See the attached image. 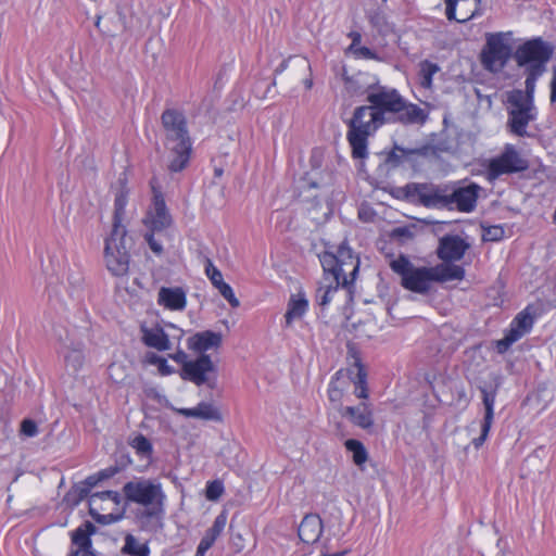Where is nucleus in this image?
Returning <instances> with one entry per match:
<instances>
[{
  "mask_svg": "<svg viewBox=\"0 0 556 556\" xmlns=\"http://www.w3.org/2000/svg\"><path fill=\"white\" fill-rule=\"evenodd\" d=\"M142 332V342L152 349L157 351H167L172 348L169 341V334H167L164 329L156 325L154 327H141Z\"/></svg>",
  "mask_w": 556,
  "mask_h": 556,
  "instance_id": "26",
  "label": "nucleus"
},
{
  "mask_svg": "<svg viewBox=\"0 0 556 556\" xmlns=\"http://www.w3.org/2000/svg\"><path fill=\"white\" fill-rule=\"evenodd\" d=\"M151 187L153 191V204L148 212L147 223H149L152 231H162L172 225L173 218L166 207L162 192L156 189L153 181H151Z\"/></svg>",
  "mask_w": 556,
  "mask_h": 556,
  "instance_id": "13",
  "label": "nucleus"
},
{
  "mask_svg": "<svg viewBox=\"0 0 556 556\" xmlns=\"http://www.w3.org/2000/svg\"><path fill=\"white\" fill-rule=\"evenodd\" d=\"M406 155V151L395 146L393 150L386 154V163L395 167L399 166Z\"/></svg>",
  "mask_w": 556,
  "mask_h": 556,
  "instance_id": "44",
  "label": "nucleus"
},
{
  "mask_svg": "<svg viewBox=\"0 0 556 556\" xmlns=\"http://www.w3.org/2000/svg\"><path fill=\"white\" fill-rule=\"evenodd\" d=\"M21 433L26 437H35L38 433L37 424L31 419H24L21 424Z\"/></svg>",
  "mask_w": 556,
  "mask_h": 556,
  "instance_id": "48",
  "label": "nucleus"
},
{
  "mask_svg": "<svg viewBox=\"0 0 556 556\" xmlns=\"http://www.w3.org/2000/svg\"><path fill=\"white\" fill-rule=\"evenodd\" d=\"M324 531V523L317 514H307L298 528V535L305 544H314L319 541Z\"/></svg>",
  "mask_w": 556,
  "mask_h": 556,
  "instance_id": "21",
  "label": "nucleus"
},
{
  "mask_svg": "<svg viewBox=\"0 0 556 556\" xmlns=\"http://www.w3.org/2000/svg\"><path fill=\"white\" fill-rule=\"evenodd\" d=\"M470 244L457 235H445L439 240L437 255L444 263L460 261Z\"/></svg>",
  "mask_w": 556,
  "mask_h": 556,
  "instance_id": "14",
  "label": "nucleus"
},
{
  "mask_svg": "<svg viewBox=\"0 0 556 556\" xmlns=\"http://www.w3.org/2000/svg\"><path fill=\"white\" fill-rule=\"evenodd\" d=\"M338 377L332 378L328 388V397L331 402H340L343 396V390L338 386Z\"/></svg>",
  "mask_w": 556,
  "mask_h": 556,
  "instance_id": "46",
  "label": "nucleus"
},
{
  "mask_svg": "<svg viewBox=\"0 0 556 556\" xmlns=\"http://www.w3.org/2000/svg\"><path fill=\"white\" fill-rule=\"evenodd\" d=\"M345 448L352 453L353 462L356 466H363L368 458V453L364 444L355 439H349L344 442Z\"/></svg>",
  "mask_w": 556,
  "mask_h": 556,
  "instance_id": "34",
  "label": "nucleus"
},
{
  "mask_svg": "<svg viewBox=\"0 0 556 556\" xmlns=\"http://www.w3.org/2000/svg\"><path fill=\"white\" fill-rule=\"evenodd\" d=\"M123 493L128 502L144 507L140 516L144 529L157 531L163 527L162 519L165 514L166 495L160 482L137 478L124 484Z\"/></svg>",
  "mask_w": 556,
  "mask_h": 556,
  "instance_id": "2",
  "label": "nucleus"
},
{
  "mask_svg": "<svg viewBox=\"0 0 556 556\" xmlns=\"http://www.w3.org/2000/svg\"><path fill=\"white\" fill-rule=\"evenodd\" d=\"M169 357L176 363L181 364L182 367L185 366L186 363L190 362L188 361V355L181 349H178L174 354H169Z\"/></svg>",
  "mask_w": 556,
  "mask_h": 556,
  "instance_id": "56",
  "label": "nucleus"
},
{
  "mask_svg": "<svg viewBox=\"0 0 556 556\" xmlns=\"http://www.w3.org/2000/svg\"><path fill=\"white\" fill-rule=\"evenodd\" d=\"M90 494V491L88 490V486L84 485L81 482L74 484L70 491L64 496V502L71 506L75 507L77 506L81 501H84L86 497H88Z\"/></svg>",
  "mask_w": 556,
  "mask_h": 556,
  "instance_id": "35",
  "label": "nucleus"
},
{
  "mask_svg": "<svg viewBox=\"0 0 556 556\" xmlns=\"http://www.w3.org/2000/svg\"><path fill=\"white\" fill-rule=\"evenodd\" d=\"M367 101L376 112L382 113V122H399L403 125L422 124L427 118L425 111L407 102L396 89L380 85L369 86Z\"/></svg>",
  "mask_w": 556,
  "mask_h": 556,
  "instance_id": "3",
  "label": "nucleus"
},
{
  "mask_svg": "<svg viewBox=\"0 0 556 556\" xmlns=\"http://www.w3.org/2000/svg\"><path fill=\"white\" fill-rule=\"evenodd\" d=\"M343 417H348L351 422L362 429H370L374 426L372 410L366 403L357 406H345L340 410Z\"/></svg>",
  "mask_w": 556,
  "mask_h": 556,
  "instance_id": "24",
  "label": "nucleus"
},
{
  "mask_svg": "<svg viewBox=\"0 0 556 556\" xmlns=\"http://www.w3.org/2000/svg\"><path fill=\"white\" fill-rule=\"evenodd\" d=\"M224 492V485L220 481L214 480L206 484L205 496L210 501L218 500Z\"/></svg>",
  "mask_w": 556,
  "mask_h": 556,
  "instance_id": "43",
  "label": "nucleus"
},
{
  "mask_svg": "<svg viewBox=\"0 0 556 556\" xmlns=\"http://www.w3.org/2000/svg\"><path fill=\"white\" fill-rule=\"evenodd\" d=\"M358 381L356 382L355 394L358 399H367L368 390L366 386V374L359 369L357 374Z\"/></svg>",
  "mask_w": 556,
  "mask_h": 556,
  "instance_id": "45",
  "label": "nucleus"
},
{
  "mask_svg": "<svg viewBox=\"0 0 556 556\" xmlns=\"http://www.w3.org/2000/svg\"><path fill=\"white\" fill-rule=\"evenodd\" d=\"M355 265H338L333 270H328L327 274H330L337 283H342V287L348 288L356 279L357 274H353V267Z\"/></svg>",
  "mask_w": 556,
  "mask_h": 556,
  "instance_id": "33",
  "label": "nucleus"
},
{
  "mask_svg": "<svg viewBox=\"0 0 556 556\" xmlns=\"http://www.w3.org/2000/svg\"><path fill=\"white\" fill-rule=\"evenodd\" d=\"M223 341V336L219 332H214L211 330H205L201 332H197L191 336L187 340V346L189 350L204 354L205 351L210 349H217L220 346Z\"/></svg>",
  "mask_w": 556,
  "mask_h": 556,
  "instance_id": "22",
  "label": "nucleus"
},
{
  "mask_svg": "<svg viewBox=\"0 0 556 556\" xmlns=\"http://www.w3.org/2000/svg\"><path fill=\"white\" fill-rule=\"evenodd\" d=\"M226 522H227V516L225 513H222L219 514L211 528H208L206 531H205V534L203 535L202 540L203 541H206L208 544H211L213 546V544L215 543V541L217 540V538L222 534V532L224 531L225 529V526H226Z\"/></svg>",
  "mask_w": 556,
  "mask_h": 556,
  "instance_id": "36",
  "label": "nucleus"
},
{
  "mask_svg": "<svg viewBox=\"0 0 556 556\" xmlns=\"http://www.w3.org/2000/svg\"><path fill=\"white\" fill-rule=\"evenodd\" d=\"M97 497L100 500H111L115 504H119V502H121V494L117 491L109 490V491L93 493L90 495L89 503H92V501Z\"/></svg>",
  "mask_w": 556,
  "mask_h": 556,
  "instance_id": "47",
  "label": "nucleus"
},
{
  "mask_svg": "<svg viewBox=\"0 0 556 556\" xmlns=\"http://www.w3.org/2000/svg\"><path fill=\"white\" fill-rule=\"evenodd\" d=\"M60 354L63 355L66 367L78 371L85 362L84 344L81 342H64Z\"/></svg>",
  "mask_w": 556,
  "mask_h": 556,
  "instance_id": "28",
  "label": "nucleus"
},
{
  "mask_svg": "<svg viewBox=\"0 0 556 556\" xmlns=\"http://www.w3.org/2000/svg\"><path fill=\"white\" fill-rule=\"evenodd\" d=\"M531 306H527L523 311L518 313L511 321L513 326L526 334L532 329L535 319V315L531 313Z\"/></svg>",
  "mask_w": 556,
  "mask_h": 556,
  "instance_id": "37",
  "label": "nucleus"
},
{
  "mask_svg": "<svg viewBox=\"0 0 556 556\" xmlns=\"http://www.w3.org/2000/svg\"><path fill=\"white\" fill-rule=\"evenodd\" d=\"M530 162L527 155L513 144H506L504 150L490 159L486 164L485 178L493 182L503 175L519 174L528 170Z\"/></svg>",
  "mask_w": 556,
  "mask_h": 556,
  "instance_id": "6",
  "label": "nucleus"
},
{
  "mask_svg": "<svg viewBox=\"0 0 556 556\" xmlns=\"http://www.w3.org/2000/svg\"><path fill=\"white\" fill-rule=\"evenodd\" d=\"M146 238V241L148 242L150 249L157 255L162 254L163 252V247L160 242H157L155 239H154V236L153 233H147L144 236Z\"/></svg>",
  "mask_w": 556,
  "mask_h": 556,
  "instance_id": "51",
  "label": "nucleus"
},
{
  "mask_svg": "<svg viewBox=\"0 0 556 556\" xmlns=\"http://www.w3.org/2000/svg\"><path fill=\"white\" fill-rule=\"evenodd\" d=\"M551 102H556V65L552 68V80H551Z\"/></svg>",
  "mask_w": 556,
  "mask_h": 556,
  "instance_id": "60",
  "label": "nucleus"
},
{
  "mask_svg": "<svg viewBox=\"0 0 556 556\" xmlns=\"http://www.w3.org/2000/svg\"><path fill=\"white\" fill-rule=\"evenodd\" d=\"M180 377L182 380L193 382L200 387L206 384L214 389L216 384V366L210 355L201 354L198 358L186 363L181 368Z\"/></svg>",
  "mask_w": 556,
  "mask_h": 556,
  "instance_id": "10",
  "label": "nucleus"
},
{
  "mask_svg": "<svg viewBox=\"0 0 556 556\" xmlns=\"http://www.w3.org/2000/svg\"><path fill=\"white\" fill-rule=\"evenodd\" d=\"M340 286H342V283H337L334 280L325 287L320 286L316 290V302L318 305L323 307L328 305L332 300V295L339 290Z\"/></svg>",
  "mask_w": 556,
  "mask_h": 556,
  "instance_id": "39",
  "label": "nucleus"
},
{
  "mask_svg": "<svg viewBox=\"0 0 556 556\" xmlns=\"http://www.w3.org/2000/svg\"><path fill=\"white\" fill-rule=\"evenodd\" d=\"M392 237L399 238V239H402V238L410 239L413 237V233L407 227H397V228L393 229Z\"/></svg>",
  "mask_w": 556,
  "mask_h": 556,
  "instance_id": "57",
  "label": "nucleus"
},
{
  "mask_svg": "<svg viewBox=\"0 0 556 556\" xmlns=\"http://www.w3.org/2000/svg\"><path fill=\"white\" fill-rule=\"evenodd\" d=\"M129 445L136 451V453L142 457H149L152 454V444L148 438L143 434L138 433L134 438L129 439Z\"/></svg>",
  "mask_w": 556,
  "mask_h": 556,
  "instance_id": "38",
  "label": "nucleus"
},
{
  "mask_svg": "<svg viewBox=\"0 0 556 556\" xmlns=\"http://www.w3.org/2000/svg\"><path fill=\"white\" fill-rule=\"evenodd\" d=\"M167 168L172 173L185 169L191 156V141H169Z\"/></svg>",
  "mask_w": 556,
  "mask_h": 556,
  "instance_id": "20",
  "label": "nucleus"
},
{
  "mask_svg": "<svg viewBox=\"0 0 556 556\" xmlns=\"http://www.w3.org/2000/svg\"><path fill=\"white\" fill-rule=\"evenodd\" d=\"M100 478H99V475H92V476H89L87 477L84 481H81V483L86 486H88V490L91 491V489L93 486H96L99 482H100Z\"/></svg>",
  "mask_w": 556,
  "mask_h": 556,
  "instance_id": "61",
  "label": "nucleus"
},
{
  "mask_svg": "<svg viewBox=\"0 0 556 556\" xmlns=\"http://www.w3.org/2000/svg\"><path fill=\"white\" fill-rule=\"evenodd\" d=\"M534 91L535 87L525 85V90L513 89L505 93V104L508 113L507 126L514 136H526L528 124L536 118Z\"/></svg>",
  "mask_w": 556,
  "mask_h": 556,
  "instance_id": "5",
  "label": "nucleus"
},
{
  "mask_svg": "<svg viewBox=\"0 0 556 556\" xmlns=\"http://www.w3.org/2000/svg\"><path fill=\"white\" fill-rule=\"evenodd\" d=\"M212 547L211 544H208L206 541H203L201 539L198 547H197V552H195V555L194 556H204L205 553Z\"/></svg>",
  "mask_w": 556,
  "mask_h": 556,
  "instance_id": "62",
  "label": "nucleus"
},
{
  "mask_svg": "<svg viewBox=\"0 0 556 556\" xmlns=\"http://www.w3.org/2000/svg\"><path fill=\"white\" fill-rule=\"evenodd\" d=\"M157 303L170 311H182L186 307V293L180 287H162L159 290Z\"/></svg>",
  "mask_w": 556,
  "mask_h": 556,
  "instance_id": "25",
  "label": "nucleus"
},
{
  "mask_svg": "<svg viewBox=\"0 0 556 556\" xmlns=\"http://www.w3.org/2000/svg\"><path fill=\"white\" fill-rule=\"evenodd\" d=\"M161 122L167 136L174 139H190L185 114L176 109H166L161 115Z\"/></svg>",
  "mask_w": 556,
  "mask_h": 556,
  "instance_id": "16",
  "label": "nucleus"
},
{
  "mask_svg": "<svg viewBox=\"0 0 556 556\" xmlns=\"http://www.w3.org/2000/svg\"><path fill=\"white\" fill-rule=\"evenodd\" d=\"M349 37L352 39V43L349 47V51L354 53L358 48H361L359 43L362 40V35L358 31H351L349 34Z\"/></svg>",
  "mask_w": 556,
  "mask_h": 556,
  "instance_id": "55",
  "label": "nucleus"
},
{
  "mask_svg": "<svg viewBox=\"0 0 556 556\" xmlns=\"http://www.w3.org/2000/svg\"><path fill=\"white\" fill-rule=\"evenodd\" d=\"M308 308V301L305 293L300 290L291 294L285 314L286 327H291L293 320L302 318Z\"/></svg>",
  "mask_w": 556,
  "mask_h": 556,
  "instance_id": "29",
  "label": "nucleus"
},
{
  "mask_svg": "<svg viewBox=\"0 0 556 556\" xmlns=\"http://www.w3.org/2000/svg\"><path fill=\"white\" fill-rule=\"evenodd\" d=\"M553 52V47L542 38L528 40L516 49L513 59L518 67L525 70V85L535 87L538 78L545 73Z\"/></svg>",
  "mask_w": 556,
  "mask_h": 556,
  "instance_id": "4",
  "label": "nucleus"
},
{
  "mask_svg": "<svg viewBox=\"0 0 556 556\" xmlns=\"http://www.w3.org/2000/svg\"><path fill=\"white\" fill-rule=\"evenodd\" d=\"M383 124L381 112H376L370 106H359L351 119L346 139H367Z\"/></svg>",
  "mask_w": 556,
  "mask_h": 556,
  "instance_id": "11",
  "label": "nucleus"
},
{
  "mask_svg": "<svg viewBox=\"0 0 556 556\" xmlns=\"http://www.w3.org/2000/svg\"><path fill=\"white\" fill-rule=\"evenodd\" d=\"M434 281L445 282L450 280H462L465 277V269L452 263H445L432 267Z\"/></svg>",
  "mask_w": 556,
  "mask_h": 556,
  "instance_id": "30",
  "label": "nucleus"
},
{
  "mask_svg": "<svg viewBox=\"0 0 556 556\" xmlns=\"http://www.w3.org/2000/svg\"><path fill=\"white\" fill-rule=\"evenodd\" d=\"M176 412L187 418H198L202 420H213L220 422L223 420L222 413L219 409L207 402H200L193 408H178Z\"/></svg>",
  "mask_w": 556,
  "mask_h": 556,
  "instance_id": "27",
  "label": "nucleus"
},
{
  "mask_svg": "<svg viewBox=\"0 0 556 556\" xmlns=\"http://www.w3.org/2000/svg\"><path fill=\"white\" fill-rule=\"evenodd\" d=\"M319 261L323 266L325 274L328 270H333L336 266L340 265H355L353 267V274L358 273L359 260L353 254L352 249L343 241L334 251L326 250L319 255Z\"/></svg>",
  "mask_w": 556,
  "mask_h": 556,
  "instance_id": "12",
  "label": "nucleus"
},
{
  "mask_svg": "<svg viewBox=\"0 0 556 556\" xmlns=\"http://www.w3.org/2000/svg\"><path fill=\"white\" fill-rule=\"evenodd\" d=\"M96 531L97 527L90 521H85L74 530L71 538L77 549L72 551L68 556H97L90 538Z\"/></svg>",
  "mask_w": 556,
  "mask_h": 556,
  "instance_id": "17",
  "label": "nucleus"
},
{
  "mask_svg": "<svg viewBox=\"0 0 556 556\" xmlns=\"http://www.w3.org/2000/svg\"><path fill=\"white\" fill-rule=\"evenodd\" d=\"M526 333L521 330L517 329L515 326L510 324L509 330L506 332L505 337L511 342L515 343L520 338H522Z\"/></svg>",
  "mask_w": 556,
  "mask_h": 556,
  "instance_id": "53",
  "label": "nucleus"
},
{
  "mask_svg": "<svg viewBox=\"0 0 556 556\" xmlns=\"http://www.w3.org/2000/svg\"><path fill=\"white\" fill-rule=\"evenodd\" d=\"M511 344L513 343L506 337H504L503 339L496 341V351L500 354H504L508 351Z\"/></svg>",
  "mask_w": 556,
  "mask_h": 556,
  "instance_id": "58",
  "label": "nucleus"
},
{
  "mask_svg": "<svg viewBox=\"0 0 556 556\" xmlns=\"http://www.w3.org/2000/svg\"><path fill=\"white\" fill-rule=\"evenodd\" d=\"M115 194L112 231L105 240L104 256L108 269L114 276H125L129 270V250L132 247L131 237L127 236L126 227L122 224L125 216L128 190L125 182Z\"/></svg>",
  "mask_w": 556,
  "mask_h": 556,
  "instance_id": "1",
  "label": "nucleus"
},
{
  "mask_svg": "<svg viewBox=\"0 0 556 556\" xmlns=\"http://www.w3.org/2000/svg\"><path fill=\"white\" fill-rule=\"evenodd\" d=\"M502 384V377L497 374H492L490 381L479 386L478 389L482 395V403L484 406V416L481 424V433L478 438L472 440V444L476 448H479L485 442L490 429L494 420V404L497 395V391Z\"/></svg>",
  "mask_w": 556,
  "mask_h": 556,
  "instance_id": "9",
  "label": "nucleus"
},
{
  "mask_svg": "<svg viewBox=\"0 0 556 556\" xmlns=\"http://www.w3.org/2000/svg\"><path fill=\"white\" fill-rule=\"evenodd\" d=\"M290 68V75L292 81L299 80L301 77L306 76L303 83L306 89H311L313 86L312 68L308 60L301 55L290 56L288 60L281 62V64L275 70V74H279L285 70Z\"/></svg>",
  "mask_w": 556,
  "mask_h": 556,
  "instance_id": "18",
  "label": "nucleus"
},
{
  "mask_svg": "<svg viewBox=\"0 0 556 556\" xmlns=\"http://www.w3.org/2000/svg\"><path fill=\"white\" fill-rule=\"evenodd\" d=\"M439 71V66L428 60L421 62L420 73L422 75V85L430 86L432 83V76Z\"/></svg>",
  "mask_w": 556,
  "mask_h": 556,
  "instance_id": "42",
  "label": "nucleus"
},
{
  "mask_svg": "<svg viewBox=\"0 0 556 556\" xmlns=\"http://www.w3.org/2000/svg\"><path fill=\"white\" fill-rule=\"evenodd\" d=\"M341 77L345 83V87L349 91L356 92L355 81L352 77L348 75L346 68L342 66L341 68Z\"/></svg>",
  "mask_w": 556,
  "mask_h": 556,
  "instance_id": "54",
  "label": "nucleus"
},
{
  "mask_svg": "<svg viewBox=\"0 0 556 556\" xmlns=\"http://www.w3.org/2000/svg\"><path fill=\"white\" fill-rule=\"evenodd\" d=\"M122 553L129 556H150V547L148 543H140L132 534H127Z\"/></svg>",
  "mask_w": 556,
  "mask_h": 556,
  "instance_id": "32",
  "label": "nucleus"
},
{
  "mask_svg": "<svg viewBox=\"0 0 556 556\" xmlns=\"http://www.w3.org/2000/svg\"><path fill=\"white\" fill-rule=\"evenodd\" d=\"M89 514L90 516L97 521V522H100V523H106L108 522V518L110 516H106V515H101L99 513H97L91 506L89 508Z\"/></svg>",
  "mask_w": 556,
  "mask_h": 556,
  "instance_id": "63",
  "label": "nucleus"
},
{
  "mask_svg": "<svg viewBox=\"0 0 556 556\" xmlns=\"http://www.w3.org/2000/svg\"><path fill=\"white\" fill-rule=\"evenodd\" d=\"M482 229L483 241H500L505 236V230L501 225H493L488 227L482 226Z\"/></svg>",
  "mask_w": 556,
  "mask_h": 556,
  "instance_id": "41",
  "label": "nucleus"
},
{
  "mask_svg": "<svg viewBox=\"0 0 556 556\" xmlns=\"http://www.w3.org/2000/svg\"><path fill=\"white\" fill-rule=\"evenodd\" d=\"M357 58L362 59H372L377 61H381L382 59L372 50L367 47H361L353 53Z\"/></svg>",
  "mask_w": 556,
  "mask_h": 556,
  "instance_id": "50",
  "label": "nucleus"
},
{
  "mask_svg": "<svg viewBox=\"0 0 556 556\" xmlns=\"http://www.w3.org/2000/svg\"><path fill=\"white\" fill-rule=\"evenodd\" d=\"M350 143L355 159H364L367 155V141H350Z\"/></svg>",
  "mask_w": 556,
  "mask_h": 556,
  "instance_id": "49",
  "label": "nucleus"
},
{
  "mask_svg": "<svg viewBox=\"0 0 556 556\" xmlns=\"http://www.w3.org/2000/svg\"><path fill=\"white\" fill-rule=\"evenodd\" d=\"M480 189V186L473 182L454 189L451 193H447L448 208L452 210L455 206L459 212H472L476 208Z\"/></svg>",
  "mask_w": 556,
  "mask_h": 556,
  "instance_id": "15",
  "label": "nucleus"
},
{
  "mask_svg": "<svg viewBox=\"0 0 556 556\" xmlns=\"http://www.w3.org/2000/svg\"><path fill=\"white\" fill-rule=\"evenodd\" d=\"M480 58L485 70L493 73L502 71L508 60L513 58L511 48L505 38V34H488Z\"/></svg>",
  "mask_w": 556,
  "mask_h": 556,
  "instance_id": "8",
  "label": "nucleus"
},
{
  "mask_svg": "<svg viewBox=\"0 0 556 556\" xmlns=\"http://www.w3.org/2000/svg\"><path fill=\"white\" fill-rule=\"evenodd\" d=\"M390 267L401 276L402 286L409 291L426 293L435 282L432 267H415L404 255L391 261Z\"/></svg>",
  "mask_w": 556,
  "mask_h": 556,
  "instance_id": "7",
  "label": "nucleus"
},
{
  "mask_svg": "<svg viewBox=\"0 0 556 556\" xmlns=\"http://www.w3.org/2000/svg\"><path fill=\"white\" fill-rule=\"evenodd\" d=\"M147 359L150 364L156 365L160 374L163 376L172 375L174 372V368L167 364V361L155 353H148Z\"/></svg>",
  "mask_w": 556,
  "mask_h": 556,
  "instance_id": "40",
  "label": "nucleus"
},
{
  "mask_svg": "<svg viewBox=\"0 0 556 556\" xmlns=\"http://www.w3.org/2000/svg\"><path fill=\"white\" fill-rule=\"evenodd\" d=\"M445 15L447 20L456 18V9L458 4V0H445Z\"/></svg>",
  "mask_w": 556,
  "mask_h": 556,
  "instance_id": "52",
  "label": "nucleus"
},
{
  "mask_svg": "<svg viewBox=\"0 0 556 556\" xmlns=\"http://www.w3.org/2000/svg\"><path fill=\"white\" fill-rule=\"evenodd\" d=\"M481 0H458L459 16L454 20L458 23H466L471 18L480 15Z\"/></svg>",
  "mask_w": 556,
  "mask_h": 556,
  "instance_id": "31",
  "label": "nucleus"
},
{
  "mask_svg": "<svg viewBox=\"0 0 556 556\" xmlns=\"http://www.w3.org/2000/svg\"><path fill=\"white\" fill-rule=\"evenodd\" d=\"M413 194L426 207L448 208L447 193L443 189L427 185H415Z\"/></svg>",
  "mask_w": 556,
  "mask_h": 556,
  "instance_id": "19",
  "label": "nucleus"
},
{
  "mask_svg": "<svg viewBox=\"0 0 556 556\" xmlns=\"http://www.w3.org/2000/svg\"><path fill=\"white\" fill-rule=\"evenodd\" d=\"M205 273L222 296L227 300L232 307H238L240 303L232 288L224 281L222 271L213 265L210 258L205 260Z\"/></svg>",
  "mask_w": 556,
  "mask_h": 556,
  "instance_id": "23",
  "label": "nucleus"
},
{
  "mask_svg": "<svg viewBox=\"0 0 556 556\" xmlns=\"http://www.w3.org/2000/svg\"><path fill=\"white\" fill-rule=\"evenodd\" d=\"M324 185L321 182H318V181L314 180L313 178L307 177V178L303 179L302 188L303 189H305V188H321Z\"/></svg>",
  "mask_w": 556,
  "mask_h": 556,
  "instance_id": "64",
  "label": "nucleus"
},
{
  "mask_svg": "<svg viewBox=\"0 0 556 556\" xmlns=\"http://www.w3.org/2000/svg\"><path fill=\"white\" fill-rule=\"evenodd\" d=\"M118 472L117 467H110L98 472L100 480L110 479Z\"/></svg>",
  "mask_w": 556,
  "mask_h": 556,
  "instance_id": "59",
  "label": "nucleus"
}]
</instances>
